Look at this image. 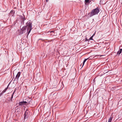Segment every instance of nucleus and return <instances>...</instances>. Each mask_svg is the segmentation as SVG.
I'll list each match as a JSON object with an SVG mask.
<instances>
[{"mask_svg": "<svg viewBox=\"0 0 122 122\" xmlns=\"http://www.w3.org/2000/svg\"><path fill=\"white\" fill-rule=\"evenodd\" d=\"M99 12V8L97 7L96 8L92 10L91 12H89L88 15L90 17H92L94 15H97Z\"/></svg>", "mask_w": 122, "mask_h": 122, "instance_id": "obj_1", "label": "nucleus"}, {"mask_svg": "<svg viewBox=\"0 0 122 122\" xmlns=\"http://www.w3.org/2000/svg\"><path fill=\"white\" fill-rule=\"evenodd\" d=\"M25 26L26 28H27V31L28 33V35L32 29V23L29 21H28L26 23V26Z\"/></svg>", "mask_w": 122, "mask_h": 122, "instance_id": "obj_2", "label": "nucleus"}, {"mask_svg": "<svg viewBox=\"0 0 122 122\" xmlns=\"http://www.w3.org/2000/svg\"><path fill=\"white\" fill-rule=\"evenodd\" d=\"M26 27L25 26H23L20 30V34H21L25 32L26 31Z\"/></svg>", "mask_w": 122, "mask_h": 122, "instance_id": "obj_3", "label": "nucleus"}, {"mask_svg": "<svg viewBox=\"0 0 122 122\" xmlns=\"http://www.w3.org/2000/svg\"><path fill=\"white\" fill-rule=\"evenodd\" d=\"M26 100L27 102V104H31L32 100L31 98H27Z\"/></svg>", "mask_w": 122, "mask_h": 122, "instance_id": "obj_4", "label": "nucleus"}, {"mask_svg": "<svg viewBox=\"0 0 122 122\" xmlns=\"http://www.w3.org/2000/svg\"><path fill=\"white\" fill-rule=\"evenodd\" d=\"M21 74V72H18L15 78L14 79L15 80H18L19 77Z\"/></svg>", "mask_w": 122, "mask_h": 122, "instance_id": "obj_5", "label": "nucleus"}, {"mask_svg": "<svg viewBox=\"0 0 122 122\" xmlns=\"http://www.w3.org/2000/svg\"><path fill=\"white\" fill-rule=\"evenodd\" d=\"M122 50V49H120L119 51H118L117 53V55H119V54L121 53Z\"/></svg>", "mask_w": 122, "mask_h": 122, "instance_id": "obj_6", "label": "nucleus"}, {"mask_svg": "<svg viewBox=\"0 0 122 122\" xmlns=\"http://www.w3.org/2000/svg\"><path fill=\"white\" fill-rule=\"evenodd\" d=\"M19 105H20L22 106L23 105H25L23 102H21L19 103Z\"/></svg>", "mask_w": 122, "mask_h": 122, "instance_id": "obj_7", "label": "nucleus"}, {"mask_svg": "<svg viewBox=\"0 0 122 122\" xmlns=\"http://www.w3.org/2000/svg\"><path fill=\"white\" fill-rule=\"evenodd\" d=\"M112 118L113 117H110L108 120V122H111L112 120Z\"/></svg>", "mask_w": 122, "mask_h": 122, "instance_id": "obj_8", "label": "nucleus"}, {"mask_svg": "<svg viewBox=\"0 0 122 122\" xmlns=\"http://www.w3.org/2000/svg\"><path fill=\"white\" fill-rule=\"evenodd\" d=\"M8 86H9V85H8L7 86V87L6 88H5L4 90H3L2 91V92H3V93H4L6 92V91L8 89Z\"/></svg>", "mask_w": 122, "mask_h": 122, "instance_id": "obj_9", "label": "nucleus"}, {"mask_svg": "<svg viewBox=\"0 0 122 122\" xmlns=\"http://www.w3.org/2000/svg\"><path fill=\"white\" fill-rule=\"evenodd\" d=\"M89 58V57L87 58V59H85L84 61H83V65H82V66H83V65H84V63H85V62Z\"/></svg>", "mask_w": 122, "mask_h": 122, "instance_id": "obj_10", "label": "nucleus"}, {"mask_svg": "<svg viewBox=\"0 0 122 122\" xmlns=\"http://www.w3.org/2000/svg\"><path fill=\"white\" fill-rule=\"evenodd\" d=\"M15 91L14 92H13V94H12V95L11 97V101H12V98H13V95L14 94V92H15Z\"/></svg>", "mask_w": 122, "mask_h": 122, "instance_id": "obj_11", "label": "nucleus"}, {"mask_svg": "<svg viewBox=\"0 0 122 122\" xmlns=\"http://www.w3.org/2000/svg\"><path fill=\"white\" fill-rule=\"evenodd\" d=\"M95 35V34H94L92 36H91L89 39L90 40H93L92 38L93 36Z\"/></svg>", "mask_w": 122, "mask_h": 122, "instance_id": "obj_12", "label": "nucleus"}, {"mask_svg": "<svg viewBox=\"0 0 122 122\" xmlns=\"http://www.w3.org/2000/svg\"><path fill=\"white\" fill-rule=\"evenodd\" d=\"M23 102L25 105H28V104H27V102H26V101Z\"/></svg>", "mask_w": 122, "mask_h": 122, "instance_id": "obj_13", "label": "nucleus"}, {"mask_svg": "<svg viewBox=\"0 0 122 122\" xmlns=\"http://www.w3.org/2000/svg\"><path fill=\"white\" fill-rule=\"evenodd\" d=\"M90 0H85V2L86 3H89V1Z\"/></svg>", "mask_w": 122, "mask_h": 122, "instance_id": "obj_14", "label": "nucleus"}, {"mask_svg": "<svg viewBox=\"0 0 122 122\" xmlns=\"http://www.w3.org/2000/svg\"><path fill=\"white\" fill-rule=\"evenodd\" d=\"M27 114V113H26V112L25 113V115H24V119H25L26 118V114Z\"/></svg>", "mask_w": 122, "mask_h": 122, "instance_id": "obj_15", "label": "nucleus"}, {"mask_svg": "<svg viewBox=\"0 0 122 122\" xmlns=\"http://www.w3.org/2000/svg\"><path fill=\"white\" fill-rule=\"evenodd\" d=\"M3 93L2 92H1V93H0V96H1L2 95Z\"/></svg>", "mask_w": 122, "mask_h": 122, "instance_id": "obj_16", "label": "nucleus"}, {"mask_svg": "<svg viewBox=\"0 0 122 122\" xmlns=\"http://www.w3.org/2000/svg\"><path fill=\"white\" fill-rule=\"evenodd\" d=\"M22 17V19H23V20H24V18H23V17L22 16H21V17Z\"/></svg>", "mask_w": 122, "mask_h": 122, "instance_id": "obj_17", "label": "nucleus"}, {"mask_svg": "<svg viewBox=\"0 0 122 122\" xmlns=\"http://www.w3.org/2000/svg\"><path fill=\"white\" fill-rule=\"evenodd\" d=\"M51 33H52V32H53V31H51Z\"/></svg>", "mask_w": 122, "mask_h": 122, "instance_id": "obj_18", "label": "nucleus"}, {"mask_svg": "<svg viewBox=\"0 0 122 122\" xmlns=\"http://www.w3.org/2000/svg\"><path fill=\"white\" fill-rule=\"evenodd\" d=\"M46 0V2H47L48 1V0Z\"/></svg>", "mask_w": 122, "mask_h": 122, "instance_id": "obj_19", "label": "nucleus"}, {"mask_svg": "<svg viewBox=\"0 0 122 122\" xmlns=\"http://www.w3.org/2000/svg\"><path fill=\"white\" fill-rule=\"evenodd\" d=\"M89 3H90V2H89Z\"/></svg>", "mask_w": 122, "mask_h": 122, "instance_id": "obj_20", "label": "nucleus"}]
</instances>
